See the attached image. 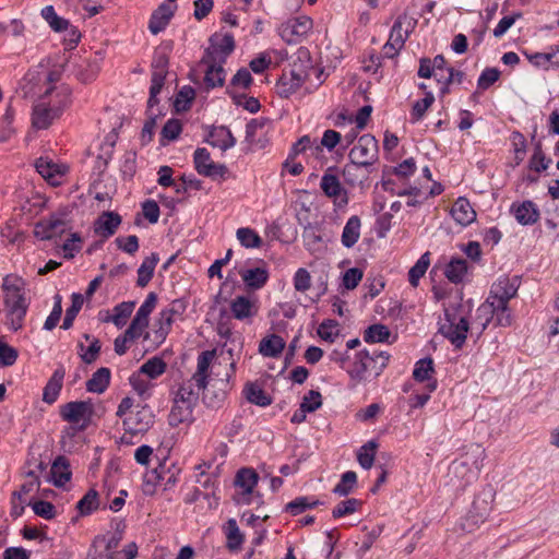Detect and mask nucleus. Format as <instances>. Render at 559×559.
Instances as JSON below:
<instances>
[{"label": "nucleus", "instance_id": "f257e3e1", "mask_svg": "<svg viewBox=\"0 0 559 559\" xmlns=\"http://www.w3.org/2000/svg\"><path fill=\"white\" fill-rule=\"evenodd\" d=\"M520 287L518 276H500L490 287L486 301L477 309L478 318H484L480 332L485 331L493 320L497 326H510L513 316L509 308V301L514 298Z\"/></svg>", "mask_w": 559, "mask_h": 559}, {"label": "nucleus", "instance_id": "f03ea898", "mask_svg": "<svg viewBox=\"0 0 559 559\" xmlns=\"http://www.w3.org/2000/svg\"><path fill=\"white\" fill-rule=\"evenodd\" d=\"M486 457L485 449L477 443L465 448L460 457L454 460L448 471L450 481L461 488L466 487L478 478Z\"/></svg>", "mask_w": 559, "mask_h": 559}, {"label": "nucleus", "instance_id": "7ed1b4c3", "mask_svg": "<svg viewBox=\"0 0 559 559\" xmlns=\"http://www.w3.org/2000/svg\"><path fill=\"white\" fill-rule=\"evenodd\" d=\"M390 360V354L383 350H368L366 348L358 350L353 361L346 369L347 374L354 385L366 382L368 376L379 377L386 368Z\"/></svg>", "mask_w": 559, "mask_h": 559}, {"label": "nucleus", "instance_id": "20e7f679", "mask_svg": "<svg viewBox=\"0 0 559 559\" xmlns=\"http://www.w3.org/2000/svg\"><path fill=\"white\" fill-rule=\"evenodd\" d=\"M4 305L8 324L13 331L22 329L28 305L23 293V281L20 277L7 275L3 278Z\"/></svg>", "mask_w": 559, "mask_h": 559}, {"label": "nucleus", "instance_id": "39448f33", "mask_svg": "<svg viewBox=\"0 0 559 559\" xmlns=\"http://www.w3.org/2000/svg\"><path fill=\"white\" fill-rule=\"evenodd\" d=\"M469 322L461 307L445 309L444 319L439 332L448 338L455 348H462L467 336Z\"/></svg>", "mask_w": 559, "mask_h": 559}, {"label": "nucleus", "instance_id": "423d86ee", "mask_svg": "<svg viewBox=\"0 0 559 559\" xmlns=\"http://www.w3.org/2000/svg\"><path fill=\"white\" fill-rule=\"evenodd\" d=\"M71 229L70 213L59 210L35 224L34 235L41 240H50Z\"/></svg>", "mask_w": 559, "mask_h": 559}, {"label": "nucleus", "instance_id": "0eeeda50", "mask_svg": "<svg viewBox=\"0 0 559 559\" xmlns=\"http://www.w3.org/2000/svg\"><path fill=\"white\" fill-rule=\"evenodd\" d=\"M177 469L171 471L165 463H160L157 467L147 472L144 476L143 492L153 496L158 488L166 491L177 483Z\"/></svg>", "mask_w": 559, "mask_h": 559}, {"label": "nucleus", "instance_id": "6e6552de", "mask_svg": "<svg viewBox=\"0 0 559 559\" xmlns=\"http://www.w3.org/2000/svg\"><path fill=\"white\" fill-rule=\"evenodd\" d=\"M64 94V103L63 106H56L46 104L44 102H40L39 104H36L33 108L32 114V124L34 128L38 130H44L49 128V126L52 123V121L60 117L62 111L70 105V88L63 90Z\"/></svg>", "mask_w": 559, "mask_h": 559}, {"label": "nucleus", "instance_id": "1a4fd4ad", "mask_svg": "<svg viewBox=\"0 0 559 559\" xmlns=\"http://www.w3.org/2000/svg\"><path fill=\"white\" fill-rule=\"evenodd\" d=\"M348 158L372 168L379 159L378 140L371 134L361 135L349 151Z\"/></svg>", "mask_w": 559, "mask_h": 559}, {"label": "nucleus", "instance_id": "9d476101", "mask_svg": "<svg viewBox=\"0 0 559 559\" xmlns=\"http://www.w3.org/2000/svg\"><path fill=\"white\" fill-rule=\"evenodd\" d=\"M235 40L231 34H214L210 38V46L205 49L201 62L225 63L226 58L234 51Z\"/></svg>", "mask_w": 559, "mask_h": 559}, {"label": "nucleus", "instance_id": "9b49d317", "mask_svg": "<svg viewBox=\"0 0 559 559\" xmlns=\"http://www.w3.org/2000/svg\"><path fill=\"white\" fill-rule=\"evenodd\" d=\"M93 404L91 401H74L64 404L60 409L63 420L71 424H81L80 429H85L91 421Z\"/></svg>", "mask_w": 559, "mask_h": 559}, {"label": "nucleus", "instance_id": "f8f14e48", "mask_svg": "<svg viewBox=\"0 0 559 559\" xmlns=\"http://www.w3.org/2000/svg\"><path fill=\"white\" fill-rule=\"evenodd\" d=\"M312 26L313 22L309 16L300 15L283 23L278 33L287 44H297L312 29Z\"/></svg>", "mask_w": 559, "mask_h": 559}, {"label": "nucleus", "instance_id": "ddd939ff", "mask_svg": "<svg viewBox=\"0 0 559 559\" xmlns=\"http://www.w3.org/2000/svg\"><path fill=\"white\" fill-rule=\"evenodd\" d=\"M154 423V414L150 406L138 407L123 418V428L130 435L146 432Z\"/></svg>", "mask_w": 559, "mask_h": 559}, {"label": "nucleus", "instance_id": "4468645a", "mask_svg": "<svg viewBox=\"0 0 559 559\" xmlns=\"http://www.w3.org/2000/svg\"><path fill=\"white\" fill-rule=\"evenodd\" d=\"M491 501V496H477L465 518L464 528L472 531L474 526L484 523L490 514Z\"/></svg>", "mask_w": 559, "mask_h": 559}, {"label": "nucleus", "instance_id": "2eb2a0df", "mask_svg": "<svg viewBox=\"0 0 559 559\" xmlns=\"http://www.w3.org/2000/svg\"><path fill=\"white\" fill-rule=\"evenodd\" d=\"M102 59L103 57L98 52L93 57L79 58L73 62V74L82 83L92 82L100 70Z\"/></svg>", "mask_w": 559, "mask_h": 559}, {"label": "nucleus", "instance_id": "dca6fc26", "mask_svg": "<svg viewBox=\"0 0 559 559\" xmlns=\"http://www.w3.org/2000/svg\"><path fill=\"white\" fill-rule=\"evenodd\" d=\"M320 188L328 198L334 199V201L341 200L344 204L347 203V193L342 187L338 177L332 174V168H329L322 176Z\"/></svg>", "mask_w": 559, "mask_h": 559}, {"label": "nucleus", "instance_id": "f3484780", "mask_svg": "<svg viewBox=\"0 0 559 559\" xmlns=\"http://www.w3.org/2000/svg\"><path fill=\"white\" fill-rule=\"evenodd\" d=\"M372 168L358 164V162L349 160L343 167V178L346 185L350 187L364 186L368 181Z\"/></svg>", "mask_w": 559, "mask_h": 559}, {"label": "nucleus", "instance_id": "a211bd4d", "mask_svg": "<svg viewBox=\"0 0 559 559\" xmlns=\"http://www.w3.org/2000/svg\"><path fill=\"white\" fill-rule=\"evenodd\" d=\"M415 27L413 19L406 14H401L395 20L389 36V40L395 44V47L403 48L411 32Z\"/></svg>", "mask_w": 559, "mask_h": 559}, {"label": "nucleus", "instance_id": "6ab92c4d", "mask_svg": "<svg viewBox=\"0 0 559 559\" xmlns=\"http://www.w3.org/2000/svg\"><path fill=\"white\" fill-rule=\"evenodd\" d=\"M176 5H171L168 2H163L158 5V8L152 13L148 29L152 34L157 35L162 31L166 28L170 19L174 16Z\"/></svg>", "mask_w": 559, "mask_h": 559}, {"label": "nucleus", "instance_id": "aec40b11", "mask_svg": "<svg viewBox=\"0 0 559 559\" xmlns=\"http://www.w3.org/2000/svg\"><path fill=\"white\" fill-rule=\"evenodd\" d=\"M322 406V396L319 391L310 390L300 403L299 408L293 414L290 420L300 424L306 420L307 413H312Z\"/></svg>", "mask_w": 559, "mask_h": 559}, {"label": "nucleus", "instance_id": "412c9836", "mask_svg": "<svg viewBox=\"0 0 559 559\" xmlns=\"http://www.w3.org/2000/svg\"><path fill=\"white\" fill-rule=\"evenodd\" d=\"M121 224V216L116 212H104L94 223L95 234L107 239L112 236Z\"/></svg>", "mask_w": 559, "mask_h": 559}, {"label": "nucleus", "instance_id": "4be33fe9", "mask_svg": "<svg viewBox=\"0 0 559 559\" xmlns=\"http://www.w3.org/2000/svg\"><path fill=\"white\" fill-rule=\"evenodd\" d=\"M239 275L241 276L245 285L253 290L262 288L269 281L270 276L264 262H261L260 266L240 270Z\"/></svg>", "mask_w": 559, "mask_h": 559}, {"label": "nucleus", "instance_id": "5701e85b", "mask_svg": "<svg viewBox=\"0 0 559 559\" xmlns=\"http://www.w3.org/2000/svg\"><path fill=\"white\" fill-rule=\"evenodd\" d=\"M258 479L259 476L252 468H241L238 471L235 478V485L243 489L238 503H250L249 496L255 487Z\"/></svg>", "mask_w": 559, "mask_h": 559}, {"label": "nucleus", "instance_id": "b1692460", "mask_svg": "<svg viewBox=\"0 0 559 559\" xmlns=\"http://www.w3.org/2000/svg\"><path fill=\"white\" fill-rule=\"evenodd\" d=\"M230 311L237 320H251L258 313V306L247 296H237L230 302Z\"/></svg>", "mask_w": 559, "mask_h": 559}, {"label": "nucleus", "instance_id": "393cba45", "mask_svg": "<svg viewBox=\"0 0 559 559\" xmlns=\"http://www.w3.org/2000/svg\"><path fill=\"white\" fill-rule=\"evenodd\" d=\"M451 215L453 219L462 226L472 224L476 218V212L465 198H459L454 202L451 209Z\"/></svg>", "mask_w": 559, "mask_h": 559}, {"label": "nucleus", "instance_id": "a878e982", "mask_svg": "<svg viewBox=\"0 0 559 559\" xmlns=\"http://www.w3.org/2000/svg\"><path fill=\"white\" fill-rule=\"evenodd\" d=\"M66 376V370L62 366H59L48 380L47 384L44 388L43 392V401L47 404H52L57 401L59 393L62 389L63 378Z\"/></svg>", "mask_w": 559, "mask_h": 559}, {"label": "nucleus", "instance_id": "bb28decb", "mask_svg": "<svg viewBox=\"0 0 559 559\" xmlns=\"http://www.w3.org/2000/svg\"><path fill=\"white\" fill-rule=\"evenodd\" d=\"M215 357V350H204L198 357L197 371L191 377L199 389H205L207 384L209 369Z\"/></svg>", "mask_w": 559, "mask_h": 559}, {"label": "nucleus", "instance_id": "cd10ccee", "mask_svg": "<svg viewBox=\"0 0 559 559\" xmlns=\"http://www.w3.org/2000/svg\"><path fill=\"white\" fill-rule=\"evenodd\" d=\"M515 219L521 225H533L539 218V211L536 204L532 201H524L523 203L511 207Z\"/></svg>", "mask_w": 559, "mask_h": 559}, {"label": "nucleus", "instance_id": "c85d7f7f", "mask_svg": "<svg viewBox=\"0 0 559 559\" xmlns=\"http://www.w3.org/2000/svg\"><path fill=\"white\" fill-rule=\"evenodd\" d=\"M52 483L56 487H62L71 479L70 464L67 457L59 455L52 462L50 468Z\"/></svg>", "mask_w": 559, "mask_h": 559}, {"label": "nucleus", "instance_id": "c756f323", "mask_svg": "<svg viewBox=\"0 0 559 559\" xmlns=\"http://www.w3.org/2000/svg\"><path fill=\"white\" fill-rule=\"evenodd\" d=\"M301 237L304 246L309 252L316 253L323 248L322 231L319 226L308 224L304 227Z\"/></svg>", "mask_w": 559, "mask_h": 559}, {"label": "nucleus", "instance_id": "7c9ffc66", "mask_svg": "<svg viewBox=\"0 0 559 559\" xmlns=\"http://www.w3.org/2000/svg\"><path fill=\"white\" fill-rule=\"evenodd\" d=\"M203 390L204 389H199V386L195 385L194 380L189 379L179 386L175 400L180 403H185L188 406L194 407L199 400L200 392Z\"/></svg>", "mask_w": 559, "mask_h": 559}, {"label": "nucleus", "instance_id": "2f4dec72", "mask_svg": "<svg viewBox=\"0 0 559 559\" xmlns=\"http://www.w3.org/2000/svg\"><path fill=\"white\" fill-rule=\"evenodd\" d=\"M207 69L204 75V83L207 88L222 87L225 83V70L221 62H202Z\"/></svg>", "mask_w": 559, "mask_h": 559}, {"label": "nucleus", "instance_id": "473e14b6", "mask_svg": "<svg viewBox=\"0 0 559 559\" xmlns=\"http://www.w3.org/2000/svg\"><path fill=\"white\" fill-rule=\"evenodd\" d=\"M110 374L109 368H99L86 381V390L92 393H104L110 383Z\"/></svg>", "mask_w": 559, "mask_h": 559}, {"label": "nucleus", "instance_id": "72a5a7b5", "mask_svg": "<svg viewBox=\"0 0 559 559\" xmlns=\"http://www.w3.org/2000/svg\"><path fill=\"white\" fill-rule=\"evenodd\" d=\"M360 218L353 215L346 222L342 233V245L346 248H352L360 237Z\"/></svg>", "mask_w": 559, "mask_h": 559}, {"label": "nucleus", "instance_id": "f704fd0d", "mask_svg": "<svg viewBox=\"0 0 559 559\" xmlns=\"http://www.w3.org/2000/svg\"><path fill=\"white\" fill-rule=\"evenodd\" d=\"M467 262L462 258H453L447 264L444 270L445 277L454 284H459L463 282L465 275L467 274Z\"/></svg>", "mask_w": 559, "mask_h": 559}, {"label": "nucleus", "instance_id": "c9c22d12", "mask_svg": "<svg viewBox=\"0 0 559 559\" xmlns=\"http://www.w3.org/2000/svg\"><path fill=\"white\" fill-rule=\"evenodd\" d=\"M226 547L229 551L235 552L241 549L245 536L240 532L235 519H229L226 523Z\"/></svg>", "mask_w": 559, "mask_h": 559}, {"label": "nucleus", "instance_id": "e433bc0d", "mask_svg": "<svg viewBox=\"0 0 559 559\" xmlns=\"http://www.w3.org/2000/svg\"><path fill=\"white\" fill-rule=\"evenodd\" d=\"M285 348V341L276 334L264 337L259 344V352L265 357H277Z\"/></svg>", "mask_w": 559, "mask_h": 559}, {"label": "nucleus", "instance_id": "4c0bfd02", "mask_svg": "<svg viewBox=\"0 0 559 559\" xmlns=\"http://www.w3.org/2000/svg\"><path fill=\"white\" fill-rule=\"evenodd\" d=\"M159 261L157 253L153 252L150 257H146L140 267L138 269L136 284L140 287H145L154 275V270Z\"/></svg>", "mask_w": 559, "mask_h": 559}, {"label": "nucleus", "instance_id": "58836bf2", "mask_svg": "<svg viewBox=\"0 0 559 559\" xmlns=\"http://www.w3.org/2000/svg\"><path fill=\"white\" fill-rule=\"evenodd\" d=\"M193 407L180 403L174 399V405L168 415V423L171 427H177L182 423L190 421Z\"/></svg>", "mask_w": 559, "mask_h": 559}, {"label": "nucleus", "instance_id": "ea45409f", "mask_svg": "<svg viewBox=\"0 0 559 559\" xmlns=\"http://www.w3.org/2000/svg\"><path fill=\"white\" fill-rule=\"evenodd\" d=\"M83 337L86 341H90V345L85 347L83 343H80L78 345L79 355L85 364L90 365L98 358L102 346L99 340L91 336L90 334H84Z\"/></svg>", "mask_w": 559, "mask_h": 559}, {"label": "nucleus", "instance_id": "a19ab883", "mask_svg": "<svg viewBox=\"0 0 559 559\" xmlns=\"http://www.w3.org/2000/svg\"><path fill=\"white\" fill-rule=\"evenodd\" d=\"M390 336L391 331L381 323L371 324L364 332V341L370 344L389 342Z\"/></svg>", "mask_w": 559, "mask_h": 559}, {"label": "nucleus", "instance_id": "79ce46f5", "mask_svg": "<svg viewBox=\"0 0 559 559\" xmlns=\"http://www.w3.org/2000/svg\"><path fill=\"white\" fill-rule=\"evenodd\" d=\"M246 399L258 406H267L272 403L271 397L258 383H247L243 390Z\"/></svg>", "mask_w": 559, "mask_h": 559}, {"label": "nucleus", "instance_id": "37998d69", "mask_svg": "<svg viewBox=\"0 0 559 559\" xmlns=\"http://www.w3.org/2000/svg\"><path fill=\"white\" fill-rule=\"evenodd\" d=\"M41 16L48 23L50 28L55 32L68 31L70 22L67 19L59 16L52 5H47L41 10Z\"/></svg>", "mask_w": 559, "mask_h": 559}, {"label": "nucleus", "instance_id": "c03bdc74", "mask_svg": "<svg viewBox=\"0 0 559 559\" xmlns=\"http://www.w3.org/2000/svg\"><path fill=\"white\" fill-rule=\"evenodd\" d=\"M210 135L213 139L212 141H210V143L213 146L219 147L223 151H226L235 146L236 144V139L234 138L231 132L225 127H221L218 130H215Z\"/></svg>", "mask_w": 559, "mask_h": 559}, {"label": "nucleus", "instance_id": "a18cd8bd", "mask_svg": "<svg viewBox=\"0 0 559 559\" xmlns=\"http://www.w3.org/2000/svg\"><path fill=\"white\" fill-rule=\"evenodd\" d=\"M429 252L424 253L408 271V282L413 287L418 285L419 280L425 275L430 264Z\"/></svg>", "mask_w": 559, "mask_h": 559}, {"label": "nucleus", "instance_id": "49530a36", "mask_svg": "<svg viewBox=\"0 0 559 559\" xmlns=\"http://www.w3.org/2000/svg\"><path fill=\"white\" fill-rule=\"evenodd\" d=\"M356 485V473L353 471H347L341 476V480L333 488V492L340 497H345L354 491Z\"/></svg>", "mask_w": 559, "mask_h": 559}, {"label": "nucleus", "instance_id": "de8ad7c7", "mask_svg": "<svg viewBox=\"0 0 559 559\" xmlns=\"http://www.w3.org/2000/svg\"><path fill=\"white\" fill-rule=\"evenodd\" d=\"M319 504H321V501L318 499L310 497H297L286 504L285 510L292 515H298L307 509L314 508Z\"/></svg>", "mask_w": 559, "mask_h": 559}, {"label": "nucleus", "instance_id": "09e8293b", "mask_svg": "<svg viewBox=\"0 0 559 559\" xmlns=\"http://www.w3.org/2000/svg\"><path fill=\"white\" fill-rule=\"evenodd\" d=\"M176 310L174 308L164 309L159 313L157 320L158 328L155 330V336L159 342H163L170 331L173 324V316Z\"/></svg>", "mask_w": 559, "mask_h": 559}, {"label": "nucleus", "instance_id": "8fccbe9b", "mask_svg": "<svg viewBox=\"0 0 559 559\" xmlns=\"http://www.w3.org/2000/svg\"><path fill=\"white\" fill-rule=\"evenodd\" d=\"M167 365L159 357H152L140 367V372L151 379H156L166 371Z\"/></svg>", "mask_w": 559, "mask_h": 559}, {"label": "nucleus", "instance_id": "3c124183", "mask_svg": "<svg viewBox=\"0 0 559 559\" xmlns=\"http://www.w3.org/2000/svg\"><path fill=\"white\" fill-rule=\"evenodd\" d=\"M135 302L134 301H123L119 305H117L114 308V314L111 317L112 323L117 328H122L126 323L128 318L131 316L133 309H134Z\"/></svg>", "mask_w": 559, "mask_h": 559}, {"label": "nucleus", "instance_id": "603ef678", "mask_svg": "<svg viewBox=\"0 0 559 559\" xmlns=\"http://www.w3.org/2000/svg\"><path fill=\"white\" fill-rule=\"evenodd\" d=\"M377 447V442L371 440L359 449L357 460L362 468L369 469L372 467Z\"/></svg>", "mask_w": 559, "mask_h": 559}, {"label": "nucleus", "instance_id": "864d4df0", "mask_svg": "<svg viewBox=\"0 0 559 559\" xmlns=\"http://www.w3.org/2000/svg\"><path fill=\"white\" fill-rule=\"evenodd\" d=\"M435 103V96L431 92H426L423 99L415 102L411 111V121L413 123L419 121L425 116L428 108Z\"/></svg>", "mask_w": 559, "mask_h": 559}, {"label": "nucleus", "instance_id": "5fc2aeb1", "mask_svg": "<svg viewBox=\"0 0 559 559\" xmlns=\"http://www.w3.org/2000/svg\"><path fill=\"white\" fill-rule=\"evenodd\" d=\"M72 304L66 311V317L62 322V329L68 330L73 325V321L78 313L80 312L83 306V296L81 294L74 293L71 296Z\"/></svg>", "mask_w": 559, "mask_h": 559}, {"label": "nucleus", "instance_id": "6e6d98bb", "mask_svg": "<svg viewBox=\"0 0 559 559\" xmlns=\"http://www.w3.org/2000/svg\"><path fill=\"white\" fill-rule=\"evenodd\" d=\"M237 239L246 248H260L262 239L253 229L249 227H241L237 229Z\"/></svg>", "mask_w": 559, "mask_h": 559}, {"label": "nucleus", "instance_id": "4d7b16f0", "mask_svg": "<svg viewBox=\"0 0 559 559\" xmlns=\"http://www.w3.org/2000/svg\"><path fill=\"white\" fill-rule=\"evenodd\" d=\"M35 167L43 178L49 180L53 185L56 183L55 177L60 175L58 165L47 158L40 157L36 160Z\"/></svg>", "mask_w": 559, "mask_h": 559}, {"label": "nucleus", "instance_id": "13d9d810", "mask_svg": "<svg viewBox=\"0 0 559 559\" xmlns=\"http://www.w3.org/2000/svg\"><path fill=\"white\" fill-rule=\"evenodd\" d=\"M362 506V501L356 498H349L347 500H343L333 509L332 516L334 519H340L348 514H353L358 511Z\"/></svg>", "mask_w": 559, "mask_h": 559}, {"label": "nucleus", "instance_id": "bf43d9fd", "mask_svg": "<svg viewBox=\"0 0 559 559\" xmlns=\"http://www.w3.org/2000/svg\"><path fill=\"white\" fill-rule=\"evenodd\" d=\"M76 508L82 515H88L98 508V492L90 489L78 502Z\"/></svg>", "mask_w": 559, "mask_h": 559}, {"label": "nucleus", "instance_id": "052dcab7", "mask_svg": "<svg viewBox=\"0 0 559 559\" xmlns=\"http://www.w3.org/2000/svg\"><path fill=\"white\" fill-rule=\"evenodd\" d=\"M157 301V296L155 293H150L144 300V302L141 305V307L138 309L134 319H139V322L142 323L144 326L148 325V317L154 310Z\"/></svg>", "mask_w": 559, "mask_h": 559}, {"label": "nucleus", "instance_id": "680f3d73", "mask_svg": "<svg viewBox=\"0 0 559 559\" xmlns=\"http://www.w3.org/2000/svg\"><path fill=\"white\" fill-rule=\"evenodd\" d=\"M300 87V78L297 79V83H294V81L288 76V74L285 72L280 78L276 88L277 93L281 97L288 98L292 94L297 92Z\"/></svg>", "mask_w": 559, "mask_h": 559}, {"label": "nucleus", "instance_id": "e2e57ef3", "mask_svg": "<svg viewBox=\"0 0 559 559\" xmlns=\"http://www.w3.org/2000/svg\"><path fill=\"white\" fill-rule=\"evenodd\" d=\"M195 97V91L191 86H183L177 94L175 107L177 111H186L190 108Z\"/></svg>", "mask_w": 559, "mask_h": 559}, {"label": "nucleus", "instance_id": "0e129e2a", "mask_svg": "<svg viewBox=\"0 0 559 559\" xmlns=\"http://www.w3.org/2000/svg\"><path fill=\"white\" fill-rule=\"evenodd\" d=\"M433 372V361L431 358H424L416 362L413 377L416 381L423 382L430 379Z\"/></svg>", "mask_w": 559, "mask_h": 559}, {"label": "nucleus", "instance_id": "69168bd1", "mask_svg": "<svg viewBox=\"0 0 559 559\" xmlns=\"http://www.w3.org/2000/svg\"><path fill=\"white\" fill-rule=\"evenodd\" d=\"M34 513L45 520H51L56 516V508L55 506L46 500H38L33 503H29Z\"/></svg>", "mask_w": 559, "mask_h": 559}, {"label": "nucleus", "instance_id": "338daca9", "mask_svg": "<svg viewBox=\"0 0 559 559\" xmlns=\"http://www.w3.org/2000/svg\"><path fill=\"white\" fill-rule=\"evenodd\" d=\"M19 352L4 342H0V366L10 367L15 364Z\"/></svg>", "mask_w": 559, "mask_h": 559}, {"label": "nucleus", "instance_id": "774afa93", "mask_svg": "<svg viewBox=\"0 0 559 559\" xmlns=\"http://www.w3.org/2000/svg\"><path fill=\"white\" fill-rule=\"evenodd\" d=\"M182 131V124L179 119H169L162 129V138L168 141L176 140Z\"/></svg>", "mask_w": 559, "mask_h": 559}]
</instances>
